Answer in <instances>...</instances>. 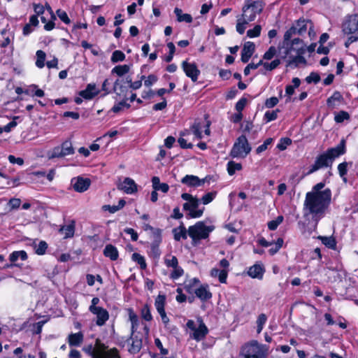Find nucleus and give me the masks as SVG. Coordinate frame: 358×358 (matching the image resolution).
Returning a JSON list of instances; mask_svg holds the SVG:
<instances>
[{
  "mask_svg": "<svg viewBox=\"0 0 358 358\" xmlns=\"http://www.w3.org/2000/svg\"><path fill=\"white\" fill-rule=\"evenodd\" d=\"M331 199V192L329 189H325V192L318 196L314 193H306L303 206V217L317 224L324 216Z\"/></svg>",
  "mask_w": 358,
  "mask_h": 358,
  "instance_id": "1",
  "label": "nucleus"
},
{
  "mask_svg": "<svg viewBox=\"0 0 358 358\" xmlns=\"http://www.w3.org/2000/svg\"><path fill=\"white\" fill-rule=\"evenodd\" d=\"M304 48L302 40L299 38H294L289 42V45L284 44L279 50V55L287 61V66H297L301 64H306L303 56Z\"/></svg>",
  "mask_w": 358,
  "mask_h": 358,
  "instance_id": "2",
  "label": "nucleus"
},
{
  "mask_svg": "<svg viewBox=\"0 0 358 358\" xmlns=\"http://www.w3.org/2000/svg\"><path fill=\"white\" fill-rule=\"evenodd\" d=\"M304 48L302 40L299 38H294L289 42V45L284 44L279 50V55L287 61V66H297L301 64H306L303 56Z\"/></svg>",
  "mask_w": 358,
  "mask_h": 358,
  "instance_id": "3",
  "label": "nucleus"
},
{
  "mask_svg": "<svg viewBox=\"0 0 358 358\" xmlns=\"http://www.w3.org/2000/svg\"><path fill=\"white\" fill-rule=\"evenodd\" d=\"M345 152V141L342 139L335 148L329 149L326 152L320 155L315 160L308 173H313L317 170L330 166L334 159Z\"/></svg>",
  "mask_w": 358,
  "mask_h": 358,
  "instance_id": "4",
  "label": "nucleus"
},
{
  "mask_svg": "<svg viewBox=\"0 0 358 358\" xmlns=\"http://www.w3.org/2000/svg\"><path fill=\"white\" fill-rule=\"evenodd\" d=\"M268 352V347L266 345L252 341L242 347L241 355L242 358H266Z\"/></svg>",
  "mask_w": 358,
  "mask_h": 358,
  "instance_id": "5",
  "label": "nucleus"
},
{
  "mask_svg": "<svg viewBox=\"0 0 358 358\" xmlns=\"http://www.w3.org/2000/svg\"><path fill=\"white\" fill-rule=\"evenodd\" d=\"M181 198L187 202L183 204V209L189 211L191 217H201L204 212V207L199 208L200 200L188 193H183Z\"/></svg>",
  "mask_w": 358,
  "mask_h": 358,
  "instance_id": "6",
  "label": "nucleus"
},
{
  "mask_svg": "<svg viewBox=\"0 0 358 358\" xmlns=\"http://www.w3.org/2000/svg\"><path fill=\"white\" fill-rule=\"evenodd\" d=\"M187 329L190 331L189 336L196 341L203 340L208 334V328L201 320L196 322L189 320L186 323Z\"/></svg>",
  "mask_w": 358,
  "mask_h": 358,
  "instance_id": "7",
  "label": "nucleus"
},
{
  "mask_svg": "<svg viewBox=\"0 0 358 358\" xmlns=\"http://www.w3.org/2000/svg\"><path fill=\"white\" fill-rule=\"evenodd\" d=\"M213 229V226H206L203 222H198L189 227L188 235L193 241H199L206 238Z\"/></svg>",
  "mask_w": 358,
  "mask_h": 358,
  "instance_id": "8",
  "label": "nucleus"
},
{
  "mask_svg": "<svg viewBox=\"0 0 358 358\" xmlns=\"http://www.w3.org/2000/svg\"><path fill=\"white\" fill-rule=\"evenodd\" d=\"M93 358H121L116 348L108 349L103 343L96 340L94 349L91 352Z\"/></svg>",
  "mask_w": 358,
  "mask_h": 358,
  "instance_id": "9",
  "label": "nucleus"
},
{
  "mask_svg": "<svg viewBox=\"0 0 358 358\" xmlns=\"http://www.w3.org/2000/svg\"><path fill=\"white\" fill-rule=\"evenodd\" d=\"M74 148L70 141H64L60 145L53 148L48 152V159L63 158L74 154Z\"/></svg>",
  "mask_w": 358,
  "mask_h": 358,
  "instance_id": "10",
  "label": "nucleus"
},
{
  "mask_svg": "<svg viewBox=\"0 0 358 358\" xmlns=\"http://www.w3.org/2000/svg\"><path fill=\"white\" fill-rule=\"evenodd\" d=\"M251 150L246 137L243 135L239 136L234 143L231 150V155L233 157H245Z\"/></svg>",
  "mask_w": 358,
  "mask_h": 358,
  "instance_id": "11",
  "label": "nucleus"
},
{
  "mask_svg": "<svg viewBox=\"0 0 358 358\" xmlns=\"http://www.w3.org/2000/svg\"><path fill=\"white\" fill-rule=\"evenodd\" d=\"M342 30L345 34L355 35L351 42L358 40V13L347 16L343 24Z\"/></svg>",
  "mask_w": 358,
  "mask_h": 358,
  "instance_id": "12",
  "label": "nucleus"
},
{
  "mask_svg": "<svg viewBox=\"0 0 358 358\" xmlns=\"http://www.w3.org/2000/svg\"><path fill=\"white\" fill-rule=\"evenodd\" d=\"M256 5H258L257 2H252L250 4L243 6V13L241 15H239V17H241L248 23L255 20L257 13H259L262 11L261 8H257V10H254V6Z\"/></svg>",
  "mask_w": 358,
  "mask_h": 358,
  "instance_id": "13",
  "label": "nucleus"
},
{
  "mask_svg": "<svg viewBox=\"0 0 358 358\" xmlns=\"http://www.w3.org/2000/svg\"><path fill=\"white\" fill-rule=\"evenodd\" d=\"M182 68L186 76L190 78L193 82H196L198 80L200 71L194 63H188L184 61L182 63Z\"/></svg>",
  "mask_w": 358,
  "mask_h": 358,
  "instance_id": "14",
  "label": "nucleus"
},
{
  "mask_svg": "<svg viewBox=\"0 0 358 358\" xmlns=\"http://www.w3.org/2000/svg\"><path fill=\"white\" fill-rule=\"evenodd\" d=\"M207 181V178L200 179L194 175H186L181 179V182L190 187L202 186Z\"/></svg>",
  "mask_w": 358,
  "mask_h": 358,
  "instance_id": "15",
  "label": "nucleus"
},
{
  "mask_svg": "<svg viewBox=\"0 0 358 358\" xmlns=\"http://www.w3.org/2000/svg\"><path fill=\"white\" fill-rule=\"evenodd\" d=\"M117 188L126 194H131L137 191V186L134 180L130 178H125L117 185Z\"/></svg>",
  "mask_w": 358,
  "mask_h": 358,
  "instance_id": "16",
  "label": "nucleus"
},
{
  "mask_svg": "<svg viewBox=\"0 0 358 358\" xmlns=\"http://www.w3.org/2000/svg\"><path fill=\"white\" fill-rule=\"evenodd\" d=\"M90 183L91 181L89 178H83L81 177L73 178L71 180L73 189L78 192L86 191L89 188Z\"/></svg>",
  "mask_w": 358,
  "mask_h": 358,
  "instance_id": "17",
  "label": "nucleus"
},
{
  "mask_svg": "<svg viewBox=\"0 0 358 358\" xmlns=\"http://www.w3.org/2000/svg\"><path fill=\"white\" fill-rule=\"evenodd\" d=\"M90 312L96 315V324L98 326H103L109 318L108 312L102 307L93 308Z\"/></svg>",
  "mask_w": 358,
  "mask_h": 358,
  "instance_id": "18",
  "label": "nucleus"
},
{
  "mask_svg": "<svg viewBox=\"0 0 358 358\" xmlns=\"http://www.w3.org/2000/svg\"><path fill=\"white\" fill-rule=\"evenodd\" d=\"M255 49V46L253 42L248 41L244 44L241 52V61L243 63H247L249 61Z\"/></svg>",
  "mask_w": 358,
  "mask_h": 358,
  "instance_id": "19",
  "label": "nucleus"
},
{
  "mask_svg": "<svg viewBox=\"0 0 358 358\" xmlns=\"http://www.w3.org/2000/svg\"><path fill=\"white\" fill-rule=\"evenodd\" d=\"M196 296L201 301H207L212 297V294L209 290L208 285H199L194 292Z\"/></svg>",
  "mask_w": 358,
  "mask_h": 358,
  "instance_id": "20",
  "label": "nucleus"
},
{
  "mask_svg": "<svg viewBox=\"0 0 358 358\" xmlns=\"http://www.w3.org/2000/svg\"><path fill=\"white\" fill-rule=\"evenodd\" d=\"M264 273V266L259 264H255L250 266L248 271V274L252 278L262 279Z\"/></svg>",
  "mask_w": 358,
  "mask_h": 358,
  "instance_id": "21",
  "label": "nucleus"
},
{
  "mask_svg": "<svg viewBox=\"0 0 358 358\" xmlns=\"http://www.w3.org/2000/svg\"><path fill=\"white\" fill-rule=\"evenodd\" d=\"M98 94L99 91L96 90L94 84H88L86 89L80 91L79 93L80 96L85 99H92Z\"/></svg>",
  "mask_w": 358,
  "mask_h": 358,
  "instance_id": "22",
  "label": "nucleus"
},
{
  "mask_svg": "<svg viewBox=\"0 0 358 358\" xmlns=\"http://www.w3.org/2000/svg\"><path fill=\"white\" fill-rule=\"evenodd\" d=\"M129 351L131 354L138 352L142 347V341L136 337H132L129 341Z\"/></svg>",
  "mask_w": 358,
  "mask_h": 358,
  "instance_id": "23",
  "label": "nucleus"
},
{
  "mask_svg": "<svg viewBox=\"0 0 358 358\" xmlns=\"http://www.w3.org/2000/svg\"><path fill=\"white\" fill-rule=\"evenodd\" d=\"M103 255L110 258L112 261H115L119 257L117 249L113 245H107L103 250Z\"/></svg>",
  "mask_w": 358,
  "mask_h": 358,
  "instance_id": "24",
  "label": "nucleus"
},
{
  "mask_svg": "<svg viewBox=\"0 0 358 358\" xmlns=\"http://www.w3.org/2000/svg\"><path fill=\"white\" fill-rule=\"evenodd\" d=\"M128 315L131 325V333L134 334L139 326V319L138 315L131 308L128 309Z\"/></svg>",
  "mask_w": 358,
  "mask_h": 358,
  "instance_id": "25",
  "label": "nucleus"
},
{
  "mask_svg": "<svg viewBox=\"0 0 358 358\" xmlns=\"http://www.w3.org/2000/svg\"><path fill=\"white\" fill-rule=\"evenodd\" d=\"M199 280L196 278L187 280L184 282L185 289L189 294L193 293L195 289L197 288V286L199 285Z\"/></svg>",
  "mask_w": 358,
  "mask_h": 358,
  "instance_id": "26",
  "label": "nucleus"
},
{
  "mask_svg": "<svg viewBox=\"0 0 358 358\" xmlns=\"http://www.w3.org/2000/svg\"><path fill=\"white\" fill-rule=\"evenodd\" d=\"M71 346H79L83 341V334L81 332L71 334L68 338Z\"/></svg>",
  "mask_w": 358,
  "mask_h": 358,
  "instance_id": "27",
  "label": "nucleus"
},
{
  "mask_svg": "<svg viewBox=\"0 0 358 358\" xmlns=\"http://www.w3.org/2000/svg\"><path fill=\"white\" fill-rule=\"evenodd\" d=\"M174 13L177 17V20L180 22H185L187 23H190L192 22V17L191 15L187 13H183L182 10L180 8H176L174 9Z\"/></svg>",
  "mask_w": 358,
  "mask_h": 358,
  "instance_id": "28",
  "label": "nucleus"
},
{
  "mask_svg": "<svg viewBox=\"0 0 358 358\" xmlns=\"http://www.w3.org/2000/svg\"><path fill=\"white\" fill-rule=\"evenodd\" d=\"M311 24L312 22L310 20H298L296 23L294 24L297 30V34L301 35L303 33H305L308 27V25Z\"/></svg>",
  "mask_w": 358,
  "mask_h": 358,
  "instance_id": "29",
  "label": "nucleus"
},
{
  "mask_svg": "<svg viewBox=\"0 0 358 358\" xmlns=\"http://www.w3.org/2000/svg\"><path fill=\"white\" fill-rule=\"evenodd\" d=\"M210 275L213 277H218L220 282L224 283L227 277V271L225 269L220 271L218 268H214L211 270Z\"/></svg>",
  "mask_w": 358,
  "mask_h": 358,
  "instance_id": "30",
  "label": "nucleus"
},
{
  "mask_svg": "<svg viewBox=\"0 0 358 358\" xmlns=\"http://www.w3.org/2000/svg\"><path fill=\"white\" fill-rule=\"evenodd\" d=\"M173 234L176 241H180L181 238H187V231L184 226H180L179 227L173 229Z\"/></svg>",
  "mask_w": 358,
  "mask_h": 358,
  "instance_id": "31",
  "label": "nucleus"
},
{
  "mask_svg": "<svg viewBox=\"0 0 358 358\" xmlns=\"http://www.w3.org/2000/svg\"><path fill=\"white\" fill-rule=\"evenodd\" d=\"M166 303V297L164 295H158L155 299V306L159 313L165 311L164 306Z\"/></svg>",
  "mask_w": 358,
  "mask_h": 358,
  "instance_id": "32",
  "label": "nucleus"
},
{
  "mask_svg": "<svg viewBox=\"0 0 358 358\" xmlns=\"http://www.w3.org/2000/svg\"><path fill=\"white\" fill-rule=\"evenodd\" d=\"M130 70V66L127 64L118 65L112 69V73H115L118 76H122L127 73Z\"/></svg>",
  "mask_w": 358,
  "mask_h": 358,
  "instance_id": "33",
  "label": "nucleus"
},
{
  "mask_svg": "<svg viewBox=\"0 0 358 358\" xmlns=\"http://www.w3.org/2000/svg\"><path fill=\"white\" fill-rule=\"evenodd\" d=\"M27 258V255L25 251H15L10 255L9 259L12 262H15L18 259L25 260Z\"/></svg>",
  "mask_w": 358,
  "mask_h": 358,
  "instance_id": "34",
  "label": "nucleus"
},
{
  "mask_svg": "<svg viewBox=\"0 0 358 358\" xmlns=\"http://www.w3.org/2000/svg\"><path fill=\"white\" fill-rule=\"evenodd\" d=\"M36 55V66L39 69L43 68L45 66V57H46L45 52L39 50H37Z\"/></svg>",
  "mask_w": 358,
  "mask_h": 358,
  "instance_id": "35",
  "label": "nucleus"
},
{
  "mask_svg": "<svg viewBox=\"0 0 358 358\" xmlns=\"http://www.w3.org/2000/svg\"><path fill=\"white\" fill-rule=\"evenodd\" d=\"M292 85H287L285 88V93L288 96H292L294 93V89L299 87L301 83V80L298 78H294L292 79Z\"/></svg>",
  "mask_w": 358,
  "mask_h": 358,
  "instance_id": "36",
  "label": "nucleus"
},
{
  "mask_svg": "<svg viewBox=\"0 0 358 358\" xmlns=\"http://www.w3.org/2000/svg\"><path fill=\"white\" fill-rule=\"evenodd\" d=\"M164 263L169 268L176 267L178 265V261L176 256L171 254L167 255L164 257Z\"/></svg>",
  "mask_w": 358,
  "mask_h": 358,
  "instance_id": "37",
  "label": "nucleus"
},
{
  "mask_svg": "<svg viewBox=\"0 0 358 358\" xmlns=\"http://www.w3.org/2000/svg\"><path fill=\"white\" fill-rule=\"evenodd\" d=\"M343 99V96L338 92H335L332 96L327 99V105L331 107H334L336 102H340Z\"/></svg>",
  "mask_w": 358,
  "mask_h": 358,
  "instance_id": "38",
  "label": "nucleus"
},
{
  "mask_svg": "<svg viewBox=\"0 0 358 358\" xmlns=\"http://www.w3.org/2000/svg\"><path fill=\"white\" fill-rule=\"evenodd\" d=\"M59 231L66 238L72 237L74 234V226L73 224L64 226L60 229Z\"/></svg>",
  "mask_w": 358,
  "mask_h": 358,
  "instance_id": "39",
  "label": "nucleus"
},
{
  "mask_svg": "<svg viewBox=\"0 0 358 358\" xmlns=\"http://www.w3.org/2000/svg\"><path fill=\"white\" fill-rule=\"evenodd\" d=\"M248 24L245 20L242 19L241 17L237 16V23L236 26V31L240 34H243L246 29V25Z\"/></svg>",
  "mask_w": 358,
  "mask_h": 358,
  "instance_id": "40",
  "label": "nucleus"
},
{
  "mask_svg": "<svg viewBox=\"0 0 358 358\" xmlns=\"http://www.w3.org/2000/svg\"><path fill=\"white\" fill-rule=\"evenodd\" d=\"M296 34H297V30L295 25H293L284 34V44L289 45L291 38Z\"/></svg>",
  "mask_w": 358,
  "mask_h": 358,
  "instance_id": "41",
  "label": "nucleus"
},
{
  "mask_svg": "<svg viewBox=\"0 0 358 358\" xmlns=\"http://www.w3.org/2000/svg\"><path fill=\"white\" fill-rule=\"evenodd\" d=\"M242 166L239 163H236L233 161H230L227 164V171L230 176H232L235 173L236 171L241 170Z\"/></svg>",
  "mask_w": 358,
  "mask_h": 358,
  "instance_id": "42",
  "label": "nucleus"
},
{
  "mask_svg": "<svg viewBox=\"0 0 358 358\" xmlns=\"http://www.w3.org/2000/svg\"><path fill=\"white\" fill-rule=\"evenodd\" d=\"M131 259L134 262H136L137 264H138L140 265V267L142 269H144L146 268V263H145V258L141 255L136 253V252L133 253L131 255Z\"/></svg>",
  "mask_w": 358,
  "mask_h": 358,
  "instance_id": "43",
  "label": "nucleus"
},
{
  "mask_svg": "<svg viewBox=\"0 0 358 358\" xmlns=\"http://www.w3.org/2000/svg\"><path fill=\"white\" fill-rule=\"evenodd\" d=\"M141 315L145 321H151L152 320L150 307L147 304L144 305L141 308Z\"/></svg>",
  "mask_w": 358,
  "mask_h": 358,
  "instance_id": "44",
  "label": "nucleus"
},
{
  "mask_svg": "<svg viewBox=\"0 0 358 358\" xmlns=\"http://www.w3.org/2000/svg\"><path fill=\"white\" fill-rule=\"evenodd\" d=\"M217 193L215 192H211L203 195L200 199V203L201 202L203 205H207L212 202L216 196Z\"/></svg>",
  "mask_w": 358,
  "mask_h": 358,
  "instance_id": "45",
  "label": "nucleus"
},
{
  "mask_svg": "<svg viewBox=\"0 0 358 358\" xmlns=\"http://www.w3.org/2000/svg\"><path fill=\"white\" fill-rule=\"evenodd\" d=\"M284 217L279 215L275 220H271L268 223V227L270 230H275L283 222Z\"/></svg>",
  "mask_w": 358,
  "mask_h": 358,
  "instance_id": "46",
  "label": "nucleus"
},
{
  "mask_svg": "<svg viewBox=\"0 0 358 358\" xmlns=\"http://www.w3.org/2000/svg\"><path fill=\"white\" fill-rule=\"evenodd\" d=\"M267 320V317L265 314L262 313L260 314L257 320V331L258 334H259L263 328L264 324H266Z\"/></svg>",
  "mask_w": 358,
  "mask_h": 358,
  "instance_id": "47",
  "label": "nucleus"
},
{
  "mask_svg": "<svg viewBox=\"0 0 358 358\" xmlns=\"http://www.w3.org/2000/svg\"><path fill=\"white\" fill-rule=\"evenodd\" d=\"M283 239L279 238L275 243H273V245L269 249L268 252L271 255H275L282 246Z\"/></svg>",
  "mask_w": 358,
  "mask_h": 358,
  "instance_id": "48",
  "label": "nucleus"
},
{
  "mask_svg": "<svg viewBox=\"0 0 358 358\" xmlns=\"http://www.w3.org/2000/svg\"><path fill=\"white\" fill-rule=\"evenodd\" d=\"M35 252L38 255H44L47 248L48 244L46 242L41 241L38 243V245H35Z\"/></svg>",
  "mask_w": 358,
  "mask_h": 358,
  "instance_id": "49",
  "label": "nucleus"
},
{
  "mask_svg": "<svg viewBox=\"0 0 358 358\" xmlns=\"http://www.w3.org/2000/svg\"><path fill=\"white\" fill-rule=\"evenodd\" d=\"M202 125L199 122H195L191 127V130L197 138H202V132L201 129Z\"/></svg>",
  "mask_w": 358,
  "mask_h": 358,
  "instance_id": "50",
  "label": "nucleus"
},
{
  "mask_svg": "<svg viewBox=\"0 0 358 358\" xmlns=\"http://www.w3.org/2000/svg\"><path fill=\"white\" fill-rule=\"evenodd\" d=\"M125 59V55L120 50H115L113 52L111 57V62L116 63L118 62L124 61Z\"/></svg>",
  "mask_w": 358,
  "mask_h": 358,
  "instance_id": "51",
  "label": "nucleus"
},
{
  "mask_svg": "<svg viewBox=\"0 0 358 358\" xmlns=\"http://www.w3.org/2000/svg\"><path fill=\"white\" fill-rule=\"evenodd\" d=\"M350 118V115L348 113L341 110L336 113L334 117V120L338 123H341L345 120H348Z\"/></svg>",
  "mask_w": 358,
  "mask_h": 358,
  "instance_id": "52",
  "label": "nucleus"
},
{
  "mask_svg": "<svg viewBox=\"0 0 358 358\" xmlns=\"http://www.w3.org/2000/svg\"><path fill=\"white\" fill-rule=\"evenodd\" d=\"M144 85L146 87H150L153 85L158 80V78L157 76L154 74L149 75L147 78L145 76Z\"/></svg>",
  "mask_w": 358,
  "mask_h": 358,
  "instance_id": "53",
  "label": "nucleus"
},
{
  "mask_svg": "<svg viewBox=\"0 0 358 358\" xmlns=\"http://www.w3.org/2000/svg\"><path fill=\"white\" fill-rule=\"evenodd\" d=\"M172 268H173V271L171 273V278L173 280H176V279L179 278L184 273L183 269L181 267H180L178 265L176 266V267H173Z\"/></svg>",
  "mask_w": 358,
  "mask_h": 358,
  "instance_id": "54",
  "label": "nucleus"
},
{
  "mask_svg": "<svg viewBox=\"0 0 358 358\" xmlns=\"http://www.w3.org/2000/svg\"><path fill=\"white\" fill-rule=\"evenodd\" d=\"M262 27L260 25H255L252 29L247 31V36L250 38L257 37L260 35Z\"/></svg>",
  "mask_w": 358,
  "mask_h": 358,
  "instance_id": "55",
  "label": "nucleus"
},
{
  "mask_svg": "<svg viewBox=\"0 0 358 358\" xmlns=\"http://www.w3.org/2000/svg\"><path fill=\"white\" fill-rule=\"evenodd\" d=\"M279 110H275L272 111H266L264 114V120H266V122L275 120L278 117V113Z\"/></svg>",
  "mask_w": 358,
  "mask_h": 358,
  "instance_id": "56",
  "label": "nucleus"
},
{
  "mask_svg": "<svg viewBox=\"0 0 358 358\" xmlns=\"http://www.w3.org/2000/svg\"><path fill=\"white\" fill-rule=\"evenodd\" d=\"M56 13H57V15L59 17V18L62 22H64L66 24H70L71 20H70L69 17H68L67 13L64 10L58 9Z\"/></svg>",
  "mask_w": 358,
  "mask_h": 358,
  "instance_id": "57",
  "label": "nucleus"
},
{
  "mask_svg": "<svg viewBox=\"0 0 358 358\" xmlns=\"http://www.w3.org/2000/svg\"><path fill=\"white\" fill-rule=\"evenodd\" d=\"M280 63V59H277L273 61H272L271 63H263L264 67L267 71H272L273 69H275Z\"/></svg>",
  "mask_w": 358,
  "mask_h": 358,
  "instance_id": "58",
  "label": "nucleus"
},
{
  "mask_svg": "<svg viewBox=\"0 0 358 358\" xmlns=\"http://www.w3.org/2000/svg\"><path fill=\"white\" fill-rule=\"evenodd\" d=\"M324 187V184L323 182H319L316 184L312 189L310 192L308 193H314L316 195H320V194H322L325 192V189L322 190L323 187Z\"/></svg>",
  "mask_w": 358,
  "mask_h": 358,
  "instance_id": "59",
  "label": "nucleus"
},
{
  "mask_svg": "<svg viewBox=\"0 0 358 358\" xmlns=\"http://www.w3.org/2000/svg\"><path fill=\"white\" fill-rule=\"evenodd\" d=\"M306 80L308 83H317L320 80V77L318 73L313 72L306 77Z\"/></svg>",
  "mask_w": 358,
  "mask_h": 358,
  "instance_id": "60",
  "label": "nucleus"
},
{
  "mask_svg": "<svg viewBox=\"0 0 358 358\" xmlns=\"http://www.w3.org/2000/svg\"><path fill=\"white\" fill-rule=\"evenodd\" d=\"M129 108V105L127 104L125 101H120L118 103L113 106V107L111 108V110L115 113H119L120 110H122L123 108Z\"/></svg>",
  "mask_w": 358,
  "mask_h": 358,
  "instance_id": "61",
  "label": "nucleus"
},
{
  "mask_svg": "<svg viewBox=\"0 0 358 358\" xmlns=\"http://www.w3.org/2000/svg\"><path fill=\"white\" fill-rule=\"evenodd\" d=\"M276 54V49L274 46H271L269 49L264 53V59H271L274 55Z\"/></svg>",
  "mask_w": 358,
  "mask_h": 358,
  "instance_id": "62",
  "label": "nucleus"
},
{
  "mask_svg": "<svg viewBox=\"0 0 358 358\" xmlns=\"http://www.w3.org/2000/svg\"><path fill=\"white\" fill-rule=\"evenodd\" d=\"M8 159L10 164H17L19 166H22L24 164V159L21 157H15L14 155H9L8 157Z\"/></svg>",
  "mask_w": 358,
  "mask_h": 358,
  "instance_id": "63",
  "label": "nucleus"
},
{
  "mask_svg": "<svg viewBox=\"0 0 358 358\" xmlns=\"http://www.w3.org/2000/svg\"><path fill=\"white\" fill-rule=\"evenodd\" d=\"M278 101H279L277 97L273 96L266 100L265 106L266 108H271L276 106Z\"/></svg>",
  "mask_w": 358,
  "mask_h": 358,
  "instance_id": "64",
  "label": "nucleus"
}]
</instances>
